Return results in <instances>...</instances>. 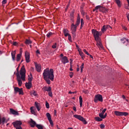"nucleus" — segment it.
Returning a JSON list of instances; mask_svg holds the SVG:
<instances>
[{"mask_svg":"<svg viewBox=\"0 0 129 129\" xmlns=\"http://www.w3.org/2000/svg\"><path fill=\"white\" fill-rule=\"evenodd\" d=\"M43 79L46 81L47 84L50 85L51 83V81H54V70L50 69L49 70V68L46 69L44 70L43 73Z\"/></svg>","mask_w":129,"mask_h":129,"instance_id":"obj_1","label":"nucleus"},{"mask_svg":"<svg viewBox=\"0 0 129 129\" xmlns=\"http://www.w3.org/2000/svg\"><path fill=\"white\" fill-rule=\"evenodd\" d=\"M20 75L21 76H17V80L18 82L19 86H22L23 81H26V69L25 66H23L20 70Z\"/></svg>","mask_w":129,"mask_h":129,"instance_id":"obj_2","label":"nucleus"},{"mask_svg":"<svg viewBox=\"0 0 129 129\" xmlns=\"http://www.w3.org/2000/svg\"><path fill=\"white\" fill-rule=\"evenodd\" d=\"M92 33L95 38V41H99V36H101V35H102L101 32H98L96 29H92Z\"/></svg>","mask_w":129,"mask_h":129,"instance_id":"obj_3","label":"nucleus"},{"mask_svg":"<svg viewBox=\"0 0 129 129\" xmlns=\"http://www.w3.org/2000/svg\"><path fill=\"white\" fill-rule=\"evenodd\" d=\"M94 101L95 102V103H97L98 101H100V102H102V101H103L102 95L100 94L96 95L94 99Z\"/></svg>","mask_w":129,"mask_h":129,"instance_id":"obj_4","label":"nucleus"},{"mask_svg":"<svg viewBox=\"0 0 129 129\" xmlns=\"http://www.w3.org/2000/svg\"><path fill=\"white\" fill-rule=\"evenodd\" d=\"M74 117L77 118L79 120H81V121H82L84 124H87V121L85 120V118H83L81 115L75 114L74 115Z\"/></svg>","mask_w":129,"mask_h":129,"instance_id":"obj_5","label":"nucleus"},{"mask_svg":"<svg viewBox=\"0 0 129 129\" xmlns=\"http://www.w3.org/2000/svg\"><path fill=\"white\" fill-rule=\"evenodd\" d=\"M114 114L117 116H126V115H128V113L126 112H119L118 111H115Z\"/></svg>","mask_w":129,"mask_h":129,"instance_id":"obj_6","label":"nucleus"},{"mask_svg":"<svg viewBox=\"0 0 129 129\" xmlns=\"http://www.w3.org/2000/svg\"><path fill=\"white\" fill-rule=\"evenodd\" d=\"M15 93L17 94L19 92L20 95H23L24 94V92H23V88H19L18 87L14 88Z\"/></svg>","mask_w":129,"mask_h":129,"instance_id":"obj_7","label":"nucleus"},{"mask_svg":"<svg viewBox=\"0 0 129 129\" xmlns=\"http://www.w3.org/2000/svg\"><path fill=\"white\" fill-rule=\"evenodd\" d=\"M14 127H18L22 125V122L21 121H17L12 123Z\"/></svg>","mask_w":129,"mask_h":129,"instance_id":"obj_8","label":"nucleus"},{"mask_svg":"<svg viewBox=\"0 0 129 129\" xmlns=\"http://www.w3.org/2000/svg\"><path fill=\"white\" fill-rule=\"evenodd\" d=\"M25 59L27 63L30 62V53L28 51H26L25 53Z\"/></svg>","mask_w":129,"mask_h":129,"instance_id":"obj_9","label":"nucleus"},{"mask_svg":"<svg viewBox=\"0 0 129 129\" xmlns=\"http://www.w3.org/2000/svg\"><path fill=\"white\" fill-rule=\"evenodd\" d=\"M61 62L63 64H66V63H69V60L67 56H63L61 58Z\"/></svg>","mask_w":129,"mask_h":129,"instance_id":"obj_10","label":"nucleus"},{"mask_svg":"<svg viewBox=\"0 0 129 129\" xmlns=\"http://www.w3.org/2000/svg\"><path fill=\"white\" fill-rule=\"evenodd\" d=\"M30 125L31 127H35V126H36L37 123H36V121H34L33 119H30Z\"/></svg>","mask_w":129,"mask_h":129,"instance_id":"obj_11","label":"nucleus"},{"mask_svg":"<svg viewBox=\"0 0 129 129\" xmlns=\"http://www.w3.org/2000/svg\"><path fill=\"white\" fill-rule=\"evenodd\" d=\"M10 112L12 114H13L14 115H19V112H18V111L15 110L14 109L10 108Z\"/></svg>","mask_w":129,"mask_h":129,"instance_id":"obj_12","label":"nucleus"},{"mask_svg":"<svg viewBox=\"0 0 129 129\" xmlns=\"http://www.w3.org/2000/svg\"><path fill=\"white\" fill-rule=\"evenodd\" d=\"M76 29H77V26L75 25L73 23L71 25L72 32L75 33L76 32Z\"/></svg>","mask_w":129,"mask_h":129,"instance_id":"obj_13","label":"nucleus"},{"mask_svg":"<svg viewBox=\"0 0 129 129\" xmlns=\"http://www.w3.org/2000/svg\"><path fill=\"white\" fill-rule=\"evenodd\" d=\"M35 68L37 72H41V69H42L41 64L35 63Z\"/></svg>","mask_w":129,"mask_h":129,"instance_id":"obj_14","label":"nucleus"},{"mask_svg":"<svg viewBox=\"0 0 129 129\" xmlns=\"http://www.w3.org/2000/svg\"><path fill=\"white\" fill-rule=\"evenodd\" d=\"M97 41V46L98 47L99 49H102L103 48V46H102V43L100 42V39Z\"/></svg>","mask_w":129,"mask_h":129,"instance_id":"obj_15","label":"nucleus"},{"mask_svg":"<svg viewBox=\"0 0 129 129\" xmlns=\"http://www.w3.org/2000/svg\"><path fill=\"white\" fill-rule=\"evenodd\" d=\"M35 106L36 107L38 111L41 110V104L37 102H35Z\"/></svg>","mask_w":129,"mask_h":129,"instance_id":"obj_16","label":"nucleus"},{"mask_svg":"<svg viewBox=\"0 0 129 129\" xmlns=\"http://www.w3.org/2000/svg\"><path fill=\"white\" fill-rule=\"evenodd\" d=\"M16 51H12L11 52V56H12V60L13 61H15V60H16Z\"/></svg>","mask_w":129,"mask_h":129,"instance_id":"obj_17","label":"nucleus"},{"mask_svg":"<svg viewBox=\"0 0 129 129\" xmlns=\"http://www.w3.org/2000/svg\"><path fill=\"white\" fill-rule=\"evenodd\" d=\"M111 28V27H110V26L109 25H107V26H103L101 29V31L102 32V33H104V32H105L106 31V29H107V28Z\"/></svg>","mask_w":129,"mask_h":129,"instance_id":"obj_18","label":"nucleus"},{"mask_svg":"<svg viewBox=\"0 0 129 129\" xmlns=\"http://www.w3.org/2000/svg\"><path fill=\"white\" fill-rule=\"evenodd\" d=\"M25 86L27 89H30L31 87H32V82H28V83H26Z\"/></svg>","mask_w":129,"mask_h":129,"instance_id":"obj_19","label":"nucleus"},{"mask_svg":"<svg viewBox=\"0 0 129 129\" xmlns=\"http://www.w3.org/2000/svg\"><path fill=\"white\" fill-rule=\"evenodd\" d=\"M43 89L44 90V91H47V92H49V91H51V90H52V88H51V87H44L43 88Z\"/></svg>","mask_w":129,"mask_h":129,"instance_id":"obj_20","label":"nucleus"},{"mask_svg":"<svg viewBox=\"0 0 129 129\" xmlns=\"http://www.w3.org/2000/svg\"><path fill=\"white\" fill-rule=\"evenodd\" d=\"M80 24V16H78L77 17L76 24H75V25L77 26V27H78V26H79Z\"/></svg>","mask_w":129,"mask_h":129,"instance_id":"obj_21","label":"nucleus"},{"mask_svg":"<svg viewBox=\"0 0 129 129\" xmlns=\"http://www.w3.org/2000/svg\"><path fill=\"white\" fill-rule=\"evenodd\" d=\"M105 111H106V108L104 109L102 112L99 114V116L101 118V117H103V115L105 113Z\"/></svg>","mask_w":129,"mask_h":129,"instance_id":"obj_22","label":"nucleus"},{"mask_svg":"<svg viewBox=\"0 0 129 129\" xmlns=\"http://www.w3.org/2000/svg\"><path fill=\"white\" fill-rule=\"evenodd\" d=\"M100 11L101 12H102L103 13H105V12H107V9H106L105 7H104L101 6V7L100 8Z\"/></svg>","mask_w":129,"mask_h":129,"instance_id":"obj_23","label":"nucleus"},{"mask_svg":"<svg viewBox=\"0 0 129 129\" xmlns=\"http://www.w3.org/2000/svg\"><path fill=\"white\" fill-rule=\"evenodd\" d=\"M21 57H22V54H21V53L18 54L17 55L16 60L17 61V62H19V61H20V60H21Z\"/></svg>","mask_w":129,"mask_h":129,"instance_id":"obj_24","label":"nucleus"},{"mask_svg":"<svg viewBox=\"0 0 129 129\" xmlns=\"http://www.w3.org/2000/svg\"><path fill=\"white\" fill-rule=\"evenodd\" d=\"M28 82H32V80H33V76L32 74H30V75L28 76Z\"/></svg>","mask_w":129,"mask_h":129,"instance_id":"obj_25","label":"nucleus"},{"mask_svg":"<svg viewBox=\"0 0 129 129\" xmlns=\"http://www.w3.org/2000/svg\"><path fill=\"white\" fill-rule=\"evenodd\" d=\"M25 43L26 45H30V44H32L33 42L29 39H26L25 41Z\"/></svg>","mask_w":129,"mask_h":129,"instance_id":"obj_26","label":"nucleus"},{"mask_svg":"<svg viewBox=\"0 0 129 129\" xmlns=\"http://www.w3.org/2000/svg\"><path fill=\"white\" fill-rule=\"evenodd\" d=\"M34 107H31L30 110L32 114H34V115H36V112H35V110L33 109Z\"/></svg>","mask_w":129,"mask_h":129,"instance_id":"obj_27","label":"nucleus"},{"mask_svg":"<svg viewBox=\"0 0 129 129\" xmlns=\"http://www.w3.org/2000/svg\"><path fill=\"white\" fill-rule=\"evenodd\" d=\"M79 100H80V107H82V97L81 96H80L79 97Z\"/></svg>","mask_w":129,"mask_h":129,"instance_id":"obj_28","label":"nucleus"},{"mask_svg":"<svg viewBox=\"0 0 129 129\" xmlns=\"http://www.w3.org/2000/svg\"><path fill=\"white\" fill-rule=\"evenodd\" d=\"M95 119L96 121H102L103 118H101L100 117H95Z\"/></svg>","mask_w":129,"mask_h":129,"instance_id":"obj_29","label":"nucleus"},{"mask_svg":"<svg viewBox=\"0 0 129 129\" xmlns=\"http://www.w3.org/2000/svg\"><path fill=\"white\" fill-rule=\"evenodd\" d=\"M84 25V20H83V19H81V27H80V29H82V28L83 27V25Z\"/></svg>","mask_w":129,"mask_h":129,"instance_id":"obj_30","label":"nucleus"},{"mask_svg":"<svg viewBox=\"0 0 129 129\" xmlns=\"http://www.w3.org/2000/svg\"><path fill=\"white\" fill-rule=\"evenodd\" d=\"M36 126L38 129H44V126L41 124H37Z\"/></svg>","mask_w":129,"mask_h":129,"instance_id":"obj_31","label":"nucleus"},{"mask_svg":"<svg viewBox=\"0 0 129 129\" xmlns=\"http://www.w3.org/2000/svg\"><path fill=\"white\" fill-rule=\"evenodd\" d=\"M115 2L116 3V4L117 5L118 7H119V8H120V7H121L120 1H119V0H115Z\"/></svg>","mask_w":129,"mask_h":129,"instance_id":"obj_32","label":"nucleus"},{"mask_svg":"<svg viewBox=\"0 0 129 129\" xmlns=\"http://www.w3.org/2000/svg\"><path fill=\"white\" fill-rule=\"evenodd\" d=\"M52 35H53V33L50 32L47 34L46 37H47V38H50Z\"/></svg>","mask_w":129,"mask_h":129,"instance_id":"obj_33","label":"nucleus"},{"mask_svg":"<svg viewBox=\"0 0 129 129\" xmlns=\"http://www.w3.org/2000/svg\"><path fill=\"white\" fill-rule=\"evenodd\" d=\"M63 34L69 33V30H68V29H63Z\"/></svg>","mask_w":129,"mask_h":129,"instance_id":"obj_34","label":"nucleus"},{"mask_svg":"<svg viewBox=\"0 0 129 129\" xmlns=\"http://www.w3.org/2000/svg\"><path fill=\"white\" fill-rule=\"evenodd\" d=\"M46 116L48 118V120L51 119V115L49 113H46Z\"/></svg>","mask_w":129,"mask_h":129,"instance_id":"obj_35","label":"nucleus"},{"mask_svg":"<svg viewBox=\"0 0 129 129\" xmlns=\"http://www.w3.org/2000/svg\"><path fill=\"white\" fill-rule=\"evenodd\" d=\"M81 68V72L82 73L83 72V68H84V63H83L80 67Z\"/></svg>","mask_w":129,"mask_h":129,"instance_id":"obj_36","label":"nucleus"},{"mask_svg":"<svg viewBox=\"0 0 129 129\" xmlns=\"http://www.w3.org/2000/svg\"><path fill=\"white\" fill-rule=\"evenodd\" d=\"M16 70H17L16 76H20L21 75L19 72V67L16 69Z\"/></svg>","mask_w":129,"mask_h":129,"instance_id":"obj_37","label":"nucleus"},{"mask_svg":"<svg viewBox=\"0 0 129 129\" xmlns=\"http://www.w3.org/2000/svg\"><path fill=\"white\" fill-rule=\"evenodd\" d=\"M100 8H101V6H97L96 7H95V10H100Z\"/></svg>","mask_w":129,"mask_h":129,"instance_id":"obj_38","label":"nucleus"},{"mask_svg":"<svg viewBox=\"0 0 129 129\" xmlns=\"http://www.w3.org/2000/svg\"><path fill=\"white\" fill-rule=\"evenodd\" d=\"M45 106L46 108H50V105H49V103L48 102H46Z\"/></svg>","mask_w":129,"mask_h":129,"instance_id":"obj_39","label":"nucleus"},{"mask_svg":"<svg viewBox=\"0 0 129 129\" xmlns=\"http://www.w3.org/2000/svg\"><path fill=\"white\" fill-rule=\"evenodd\" d=\"M48 95L50 97H52V96H53V93H52V90H51L50 91L48 92Z\"/></svg>","mask_w":129,"mask_h":129,"instance_id":"obj_40","label":"nucleus"},{"mask_svg":"<svg viewBox=\"0 0 129 129\" xmlns=\"http://www.w3.org/2000/svg\"><path fill=\"white\" fill-rule=\"evenodd\" d=\"M49 120V123L50 124H51V125L53 126L54 125V123H53V121L52 120V119H50Z\"/></svg>","mask_w":129,"mask_h":129,"instance_id":"obj_41","label":"nucleus"},{"mask_svg":"<svg viewBox=\"0 0 129 129\" xmlns=\"http://www.w3.org/2000/svg\"><path fill=\"white\" fill-rule=\"evenodd\" d=\"M32 94L33 95H34V96H37V92L35 91V90H33L32 91Z\"/></svg>","mask_w":129,"mask_h":129,"instance_id":"obj_42","label":"nucleus"},{"mask_svg":"<svg viewBox=\"0 0 129 129\" xmlns=\"http://www.w3.org/2000/svg\"><path fill=\"white\" fill-rule=\"evenodd\" d=\"M70 18H74V12H72L70 14Z\"/></svg>","mask_w":129,"mask_h":129,"instance_id":"obj_43","label":"nucleus"},{"mask_svg":"<svg viewBox=\"0 0 129 129\" xmlns=\"http://www.w3.org/2000/svg\"><path fill=\"white\" fill-rule=\"evenodd\" d=\"M56 47H57V43H54V44H53V45H52V48H53V49H55V48H56Z\"/></svg>","mask_w":129,"mask_h":129,"instance_id":"obj_44","label":"nucleus"},{"mask_svg":"<svg viewBox=\"0 0 129 129\" xmlns=\"http://www.w3.org/2000/svg\"><path fill=\"white\" fill-rule=\"evenodd\" d=\"M107 116V113H105L104 115H103V117H101V118H102L103 119L105 118L106 116Z\"/></svg>","mask_w":129,"mask_h":129,"instance_id":"obj_45","label":"nucleus"},{"mask_svg":"<svg viewBox=\"0 0 129 129\" xmlns=\"http://www.w3.org/2000/svg\"><path fill=\"white\" fill-rule=\"evenodd\" d=\"M100 128H104L105 127V125L103 124H101L100 125Z\"/></svg>","mask_w":129,"mask_h":129,"instance_id":"obj_46","label":"nucleus"},{"mask_svg":"<svg viewBox=\"0 0 129 129\" xmlns=\"http://www.w3.org/2000/svg\"><path fill=\"white\" fill-rule=\"evenodd\" d=\"M83 51H84V52L85 53V54H86V55H89V53L87 52L86 49H84Z\"/></svg>","mask_w":129,"mask_h":129,"instance_id":"obj_47","label":"nucleus"},{"mask_svg":"<svg viewBox=\"0 0 129 129\" xmlns=\"http://www.w3.org/2000/svg\"><path fill=\"white\" fill-rule=\"evenodd\" d=\"M68 39H69V40L70 41V42H71V41H72V37H71V35H69V36H68Z\"/></svg>","mask_w":129,"mask_h":129,"instance_id":"obj_48","label":"nucleus"},{"mask_svg":"<svg viewBox=\"0 0 129 129\" xmlns=\"http://www.w3.org/2000/svg\"><path fill=\"white\" fill-rule=\"evenodd\" d=\"M73 34V38L74 39L75 38V37H76V35L75 34V32H72Z\"/></svg>","mask_w":129,"mask_h":129,"instance_id":"obj_49","label":"nucleus"},{"mask_svg":"<svg viewBox=\"0 0 129 129\" xmlns=\"http://www.w3.org/2000/svg\"><path fill=\"white\" fill-rule=\"evenodd\" d=\"M13 45L14 46H17V45H18V42H16V41H14V42H13Z\"/></svg>","mask_w":129,"mask_h":129,"instance_id":"obj_50","label":"nucleus"},{"mask_svg":"<svg viewBox=\"0 0 129 129\" xmlns=\"http://www.w3.org/2000/svg\"><path fill=\"white\" fill-rule=\"evenodd\" d=\"M2 4H3V5H6V4H7V0H4L2 2Z\"/></svg>","mask_w":129,"mask_h":129,"instance_id":"obj_51","label":"nucleus"},{"mask_svg":"<svg viewBox=\"0 0 129 129\" xmlns=\"http://www.w3.org/2000/svg\"><path fill=\"white\" fill-rule=\"evenodd\" d=\"M80 56H83V55H84V53H83V52L82 51H80V53H79Z\"/></svg>","mask_w":129,"mask_h":129,"instance_id":"obj_52","label":"nucleus"},{"mask_svg":"<svg viewBox=\"0 0 129 129\" xmlns=\"http://www.w3.org/2000/svg\"><path fill=\"white\" fill-rule=\"evenodd\" d=\"M69 93L70 94H74V93H76V92H71V91H69Z\"/></svg>","mask_w":129,"mask_h":129,"instance_id":"obj_53","label":"nucleus"},{"mask_svg":"<svg viewBox=\"0 0 129 129\" xmlns=\"http://www.w3.org/2000/svg\"><path fill=\"white\" fill-rule=\"evenodd\" d=\"M64 35L65 37H69L70 34L69 33H64Z\"/></svg>","mask_w":129,"mask_h":129,"instance_id":"obj_54","label":"nucleus"},{"mask_svg":"<svg viewBox=\"0 0 129 129\" xmlns=\"http://www.w3.org/2000/svg\"><path fill=\"white\" fill-rule=\"evenodd\" d=\"M70 71H73V69H72V64L70 65Z\"/></svg>","mask_w":129,"mask_h":129,"instance_id":"obj_55","label":"nucleus"},{"mask_svg":"<svg viewBox=\"0 0 129 129\" xmlns=\"http://www.w3.org/2000/svg\"><path fill=\"white\" fill-rule=\"evenodd\" d=\"M15 128H16V129H23V128L21 126H20L19 127H16Z\"/></svg>","mask_w":129,"mask_h":129,"instance_id":"obj_56","label":"nucleus"},{"mask_svg":"<svg viewBox=\"0 0 129 129\" xmlns=\"http://www.w3.org/2000/svg\"><path fill=\"white\" fill-rule=\"evenodd\" d=\"M122 29L125 30V31H126V30H127V28L124 26H122Z\"/></svg>","mask_w":129,"mask_h":129,"instance_id":"obj_57","label":"nucleus"},{"mask_svg":"<svg viewBox=\"0 0 129 129\" xmlns=\"http://www.w3.org/2000/svg\"><path fill=\"white\" fill-rule=\"evenodd\" d=\"M70 77H71V78H72V77H73V73H71V74L70 75Z\"/></svg>","mask_w":129,"mask_h":129,"instance_id":"obj_58","label":"nucleus"},{"mask_svg":"<svg viewBox=\"0 0 129 129\" xmlns=\"http://www.w3.org/2000/svg\"><path fill=\"white\" fill-rule=\"evenodd\" d=\"M73 109H74L75 111H76V107L75 106L73 107Z\"/></svg>","mask_w":129,"mask_h":129,"instance_id":"obj_59","label":"nucleus"},{"mask_svg":"<svg viewBox=\"0 0 129 129\" xmlns=\"http://www.w3.org/2000/svg\"><path fill=\"white\" fill-rule=\"evenodd\" d=\"M127 2L128 3V7L127 8V10H129V0H127Z\"/></svg>","mask_w":129,"mask_h":129,"instance_id":"obj_60","label":"nucleus"},{"mask_svg":"<svg viewBox=\"0 0 129 129\" xmlns=\"http://www.w3.org/2000/svg\"><path fill=\"white\" fill-rule=\"evenodd\" d=\"M54 115H57V111L54 110Z\"/></svg>","mask_w":129,"mask_h":129,"instance_id":"obj_61","label":"nucleus"},{"mask_svg":"<svg viewBox=\"0 0 129 129\" xmlns=\"http://www.w3.org/2000/svg\"><path fill=\"white\" fill-rule=\"evenodd\" d=\"M36 53L37 54H40V51H39V50H36Z\"/></svg>","mask_w":129,"mask_h":129,"instance_id":"obj_62","label":"nucleus"},{"mask_svg":"<svg viewBox=\"0 0 129 129\" xmlns=\"http://www.w3.org/2000/svg\"><path fill=\"white\" fill-rule=\"evenodd\" d=\"M30 70H31V71H32V72H34V68H31Z\"/></svg>","mask_w":129,"mask_h":129,"instance_id":"obj_63","label":"nucleus"},{"mask_svg":"<svg viewBox=\"0 0 129 129\" xmlns=\"http://www.w3.org/2000/svg\"><path fill=\"white\" fill-rule=\"evenodd\" d=\"M86 18L87 20H89V17L87 15H86Z\"/></svg>","mask_w":129,"mask_h":129,"instance_id":"obj_64","label":"nucleus"}]
</instances>
